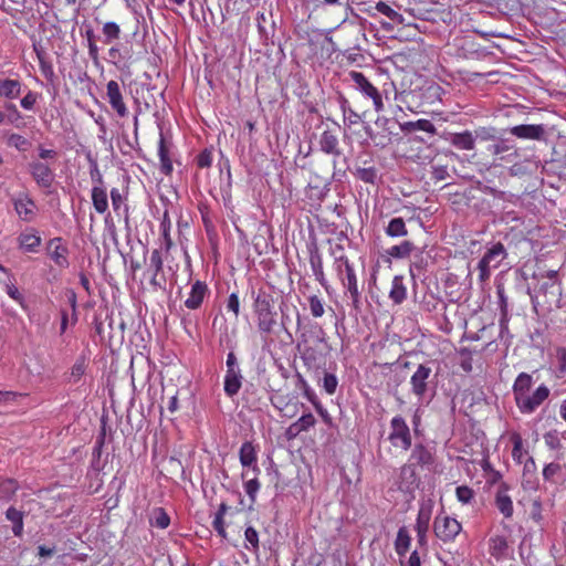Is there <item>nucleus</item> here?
<instances>
[{
	"mask_svg": "<svg viewBox=\"0 0 566 566\" xmlns=\"http://www.w3.org/2000/svg\"><path fill=\"white\" fill-rule=\"evenodd\" d=\"M334 269L343 287L349 294L353 306L358 308L360 304V292L353 264H350L348 259L342 254L335 258Z\"/></svg>",
	"mask_w": 566,
	"mask_h": 566,
	"instance_id": "obj_1",
	"label": "nucleus"
},
{
	"mask_svg": "<svg viewBox=\"0 0 566 566\" xmlns=\"http://www.w3.org/2000/svg\"><path fill=\"white\" fill-rule=\"evenodd\" d=\"M253 308L258 318L259 329L263 333H271L276 324V319L269 294L259 292L254 297Z\"/></svg>",
	"mask_w": 566,
	"mask_h": 566,
	"instance_id": "obj_2",
	"label": "nucleus"
},
{
	"mask_svg": "<svg viewBox=\"0 0 566 566\" xmlns=\"http://www.w3.org/2000/svg\"><path fill=\"white\" fill-rule=\"evenodd\" d=\"M506 255V250L500 242L488 249V251L478 263L480 282H486L490 279L492 271L501 265Z\"/></svg>",
	"mask_w": 566,
	"mask_h": 566,
	"instance_id": "obj_3",
	"label": "nucleus"
},
{
	"mask_svg": "<svg viewBox=\"0 0 566 566\" xmlns=\"http://www.w3.org/2000/svg\"><path fill=\"white\" fill-rule=\"evenodd\" d=\"M349 76L354 82L356 90L359 91L365 97L373 101L375 111L377 113L384 112L385 105L378 88L374 86L361 72L353 71L349 73Z\"/></svg>",
	"mask_w": 566,
	"mask_h": 566,
	"instance_id": "obj_4",
	"label": "nucleus"
},
{
	"mask_svg": "<svg viewBox=\"0 0 566 566\" xmlns=\"http://www.w3.org/2000/svg\"><path fill=\"white\" fill-rule=\"evenodd\" d=\"M388 440L395 448L407 451L411 447L410 429L401 416H395L390 420Z\"/></svg>",
	"mask_w": 566,
	"mask_h": 566,
	"instance_id": "obj_5",
	"label": "nucleus"
},
{
	"mask_svg": "<svg viewBox=\"0 0 566 566\" xmlns=\"http://www.w3.org/2000/svg\"><path fill=\"white\" fill-rule=\"evenodd\" d=\"M462 530L461 524L453 517L440 514L433 522L434 535L442 542H453Z\"/></svg>",
	"mask_w": 566,
	"mask_h": 566,
	"instance_id": "obj_6",
	"label": "nucleus"
},
{
	"mask_svg": "<svg viewBox=\"0 0 566 566\" xmlns=\"http://www.w3.org/2000/svg\"><path fill=\"white\" fill-rule=\"evenodd\" d=\"M549 396L546 385L538 386L533 392L528 390L515 403L522 413H533Z\"/></svg>",
	"mask_w": 566,
	"mask_h": 566,
	"instance_id": "obj_7",
	"label": "nucleus"
},
{
	"mask_svg": "<svg viewBox=\"0 0 566 566\" xmlns=\"http://www.w3.org/2000/svg\"><path fill=\"white\" fill-rule=\"evenodd\" d=\"M324 347H326L323 337H318L315 345H306L301 352V358L308 369H319L325 366Z\"/></svg>",
	"mask_w": 566,
	"mask_h": 566,
	"instance_id": "obj_8",
	"label": "nucleus"
},
{
	"mask_svg": "<svg viewBox=\"0 0 566 566\" xmlns=\"http://www.w3.org/2000/svg\"><path fill=\"white\" fill-rule=\"evenodd\" d=\"M430 376L431 368L426 365H419L410 377L411 392L417 397L419 402H423L427 398Z\"/></svg>",
	"mask_w": 566,
	"mask_h": 566,
	"instance_id": "obj_9",
	"label": "nucleus"
},
{
	"mask_svg": "<svg viewBox=\"0 0 566 566\" xmlns=\"http://www.w3.org/2000/svg\"><path fill=\"white\" fill-rule=\"evenodd\" d=\"M15 213L24 222H32L38 214L35 201L25 192H20L12 198Z\"/></svg>",
	"mask_w": 566,
	"mask_h": 566,
	"instance_id": "obj_10",
	"label": "nucleus"
},
{
	"mask_svg": "<svg viewBox=\"0 0 566 566\" xmlns=\"http://www.w3.org/2000/svg\"><path fill=\"white\" fill-rule=\"evenodd\" d=\"M18 247L25 253H36L41 247L42 238L34 228H25L17 238Z\"/></svg>",
	"mask_w": 566,
	"mask_h": 566,
	"instance_id": "obj_11",
	"label": "nucleus"
},
{
	"mask_svg": "<svg viewBox=\"0 0 566 566\" xmlns=\"http://www.w3.org/2000/svg\"><path fill=\"white\" fill-rule=\"evenodd\" d=\"M106 96L112 108L119 117H125L128 109L124 103L123 94L119 84L116 81H109L106 85Z\"/></svg>",
	"mask_w": 566,
	"mask_h": 566,
	"instance_id": "obj_12",
	"label": "nucleus"
},
{
	"mask_svg": "<svg viewBox=\"0 0 566 566\" xmlns=\"http://www.w3.org/2000/svg\"><path fill=\"white\" fill-rule=\"evenodd\" d=\"M95 171H96L98 185H95L92 188V202H93V206H94V209L96 210V212L102 214V213L106 212L108 209L107 192H106V188L103 187V185H102L103 179H102L101 174L98 172L97 169H95Z\"/></svg>",
	"mask_w": 566,
	"mask_h": 566,
	"instance_id": "obj_13",
	"label": "nucleus"
},
{
	"mask_svg": "<svg viewBox=\"0 0 566 566\" xmlns=\"http://www.w3.org/2000/svg\"><path fill=\"white\" fill-rule=\"evenodd\" d=\"M30 172L34 178L35 182L43 188H49L53 182V171L51 168L40 161L32 163L30 165Z\"/></svg>",
	"mask_w": 566,
	"mask_h": 566,
	"instance_id": "obj_14",
	"label": "nucleus"
},
{
	"mask_svg": "<svg viewBox=\"0 0 566 566\" xmlns=\"http://www.w3.org/2000/svg\"><path fill=\"white\" fill-rule=\"evenodd\" d=\"M208 294V286L202 281H196L190 289L189 295L185 301V306L189 310H197L201 306Z\"/></svg>",
	"mask_w": 566,
	"mask_h": 566,
	"instance_id": "obj_15",
	"label": "nucleus"
},
{
	"mask_svg": "<svg viewBox=\"0 0 566 566\" xmlns=\"http://www.w3.org/2000/svg\"><path fill=\"white\" fill-rule=\"evenodd\" d=\"M48 249L50 258L57 266H67V249L65 245H63L62 240L60 238H54L50 240Z\"/></svg>",
	"mask_w": 566,
	"mask_h": 566,
	"instance_id": "obj_16",
	"label": "nucleus"
},
{
	"mask_svg": "<svg viewBox=\"0 0 566 566\" xmlns=\"http://www.w3.org/2000/svg\"><path fill=\"white\" fill-rule=\"evenodd\" d=\"M410 461L420 467L429 468L434 462L433 449L423 444H416L411 452Z\"/></svg>",
	"mask_w": 566,
	"mask_h": 566,
	"instance_id": "obj_17",
	"label": "nucleus"
},
{
	"mask_svg": "<svg viewBox=\"0 0 566 566\" xmlns=\"http://www.w3.org/2000/svg\"><path fill=\"white\" fill-rule=\"evenodd\" d=\"M433 506L434 503L430 499L420 502L415 530L429 531V524L432 517Z\"/></svg>",
	"mask_w": 566,
	"mask_h": 566,
	"instance_id": "obj_18",
	"label": "nucleus"
},
{
	"mask_svg": "<svg viewBox=\"0 0 566 566\" xmlns=\"http://www.w3.org/2000/svg\"><path fill=\"white\" fill-rule=\"evenodd\" d=\"M239 458L242 467L251 468L254 474L260 473V469L256 464V451L251 442L247 441L241 446Z\"/></svg>",
	"mask_w": 566,
	"mask_h": 566,
	"instance_id": "obj_19",
	"label": "nucleus"
},
{
	"mask_svg": "<svg viewBox=\"0 0 566 566\" xmlns=\"http://www.w3.org/2000/svg\"><path fill=\"white\" fill-rule=\"evenodd\" d=\"M0 283L2 284L6 293L8 294V296L10 298H12L13 301H15L20 306L21 308L27 312L28 311V305L25 303V298L23 296V294L19 291V289L17 287L15 283H14V276L13 274H8V276H6L4 279H1L0 280Z\"/></svg>",
	"mask_w": 566,
	"mask_h": 566,
	"instance_id": "obj_20",
	"label": "nucleus"
},
{
	"mask_svg": "<svg viewBox=\"0 0 566 566\" xmlns=\"http://www.w3.org/2000/svg\"><path fill=\"white\" fill-rule=\"evenodd\" d=\"M511 134L522 139H539L544 129L541 125H517L510 129Z\"/></svg>",
	"mask_w": 566,
	"mask_h": 566,
	"instance_id": "obj_21",
	"label": "nucleus"
},
{
	"mask_svg": "<svg viewBox=\"0 0 566 566\" xmlns=\"http://www.w3.org/2000/svg\"><path fill=\"white\" fill-rule=\"evenodd\" d=\"M241 370L227 371L224 376V392L229 397L235 396L242 386Z\"/></svg>",
	"mask_w": 566,
	"mask_h": 566,
	"instance_id": "obj_22",
	"label": "nucleus"
},
{
	"mask_svg": "<svg viewBox=\"0 0 566 566\" xmlns=\"http://www.w3.org/2000/svg\"><path fill=\"white\" fill-rule=\"evenodd\" d=\"M319 147L321 150L325 154L338 156L339 149H338V138L335 134H333L329 130H325L322 133L319 137Z\"/></svg>",
	"mask_w": 566,
	"mask_h": 566,
	"instance_id": "obj_23",
	"label": "nucleus"
},
{
	"mask_svg": "<svg viewBox=\"0 0 566 566\" xmlns=\"http://www.w3.org/2000/svg\"><path fill=\"white\" fill-rule=\"evenodd\" d=\"M532 385H533V378L530 374L521 373L516 377L514 385H513V395H514L515 402L521 397L526 395V392H528V390H531Z\"/></svg>",
	"mask_w": 566,
	"mask_h": 566,
	"instance_id": "obj_24",
	"label": "nucleus"
},
{
	"mask_svg": "<svg viewBox=\"0 0 566 566\" xmlns=\"http://www.w3.org/2000/svg\"><path fill=\"white\" fill-rule=\"evenodd\" d=\"M400 129L405 133H411L415 130H422L431 135H434L437 133L434 125L430 120L424 118L415 122L401 123Z\"/></svg>",
	"mask_w": 566,
	"mask_h": 566,
	"instance_id": "obj_25",
	"label": "nucleus"
},
{
	"mask_svg": "<svg viewBox=\"0 0 566 566\" xmlns=\"http://www.w3.org/2000/svg\"><path fill=\"white\" fill-rule=\"evenodd\" d=\"M21 93V83L18 80H0V96L9 99L17 98Z\"/></svg>",
	"mask_w": 566,
	"mask_h": 566,
	"instance_id": "obj_26",
	"label": "nucleus"
},
{
	"mask_svg": "<svg viewBox=\"0 0 566 566\" xmlns=\"http://www.w3.org/2000/svg\"><path fill=\"white\" fill-rule=\"evenodd\" d=\"M411 545V536L406 526L398 530L395 541V551L400 557H405Z\"/></svg>",
	"mask_w": 566,
	"mask_h": 566,
	"instance_id": "obj_27",
	"label": "nucleus"
},
{
	"mask_svg": "<svg viewBox=\"0 0 566 566\" xmlns=\"http://www.w3.org/2000/svg\"><path fill=\"white\" fill-rule=\"evenodd\" d=\"M450 143L462 150H472L475 145V139L470 132L457 133L451 136Z\"/></svg>",
	"mask_w": 566,
	"mask_h": 566,
	"instance_id": "obj_28",
	"label": "nucleus"
},
{
	"mask_svg": "<svg viewBox=\"0 0 566 566\" xmlns=\"http://www.w3.org/2000/svg\"><path fill=\"white\" fill-rule=\"evenodd\" d=\"M158 156L160 159V169L164 174L169 175L172 170V164L169 158V148L163 134H160L158 144Z\"/></svg>",
	"mask_w": 566,
	"mask_h": 566,
	"instance_id": "obj_29",
	"label": "nucleus"
},
{
	"mask_svg": "<svg viewBox=\"0 0 566 566\" xmlns=\"http://www.w3.org/2000/svg\"><path fill=\"white\" fill-rule=\"evenodd\" d=\"M389 297L395 304L402 303L407 297V289L402 282V277L395 276L391 282Z\"/></svg>",
	"mask_w": 566,
	"mask_h": 566,
	"instance_id": "obj_30",
	"label": "nucleus"
},
{
	"mask_svg": "<svg viewBox=\"0 0 566 566\" xmlns=\"http://www.w3.org/2000/svg\"><path fill=\"white\" fill-rule=\"evenodd\" d=\"M310 264L315 279L323 287L327 289V280L323 269L322 256L318 253L312 254L310 258Z\"/></svg>",
	"mask_w": 566,
	"mask_h": 566,
	"instance_id": "obj_31",
	"label": "nucleus"
},
{
	"mask_svg": "<svg viewBox=\"0 0 566 566\" xmlns=\"http://www.w3.org/2000/svg\"><path fill=\"white\" fill-rule=\"evenodd\" d=\"M386 234L391 238L405 237L408 234L406 223L402 218H394L386 228Z\"/></svg>",
	"mask_w": 566,
	"mask_h": 566,
	"instance_id": "obj_32",
	"label": "nucleus"
},
{
	"mask_svg": "<svg viewBox=\"0 0 566 566\" xmlns=\"http://www.w3.org/2000/svg\"><path fill=\"white\" fill-rule=\"evenodd\" d=\"M103 39L105 44H111L120 36V28L116 22H106L102 28Z\"/></svg>",
	"mask_w": 566,
	"mask_h": 566,
	"instance_id": "obj_33",
	"label": "nucleus"
},
{
	"mask_svg": "<svg viewBox=\"0 0 566 566\" xmlns=\"http://www.w3.org/2000/svg\"><path fill=\"white\" fill-rule=\"evenodd\" d=\"M163 264H164V262H163V258H161V252L157 249L153 250L150 258H149V268L153 271V276H151L150 283L153 285H157L156 277L161 272Z\"/></svg>",
	"mask_w": 566,
	"mask_h": 566,
	"instance_id": "obj_34",
	"label": "nucleus"
},
{
	"mask_svg": "<svg viewBox=\"0 0 566 566\" xmlns=\"http://www.w3.org/2000/svg\"><path fill=\"white\" fill-rule=\"evenodd\" d=\"M413 245L410 241H403L400 244L394 245L388 250V254L396 259H402L410 255Z\"/></svg>",
	"mask_w": 566,
	"mask_h": 566,
	"instance_id": "obj_35",
	"label": "nucleus"
},
{
	"mask_svg": "<svg viewBox=\"0 0 566 566\" xmlns=\"http://www.w3.org/2000/svg\"><path fill=\"white\" fill-rule=\"evenodd\" d=\"M496 507L505 516L511 517L513 514V503L509 495L499 493L496 495Z\"/></svg>",
	"mask_w": 566,
	"mask_h": 566,
	"instance_id": "obj_36",
	"label": "nucleus"
},
{
	"mask_svg": "<svg viewBox=\"0 0 566 566\" xmlns=\"http://www.w3.org/2000/svg\"><path fill=\"white\" fill-rule=\"evenodd\" d=\"M340 108L344 116V123L348 126L356 125L360 122V116L354 109H352L346 99H343L340 103Z\"/></svg>",
	"mask_w": 566,
	"mask_h": 566,
	"instance_id": "obj_37",
	"label": "nucleus"
},
{
	"mask_svg": "<svg viewBox=\"0 0 566 566\" xmlns=\"http://www.w3.org/2000/svg\"><path fill=\"white\" fill-rule=\"evenodd\" d=\"M7 144L10 147H14L19 151H27L31 145L25 137L14 133L8 135Z\"/></svg>",
	"mask_w": 566,
	"mask_h": 566,
	"instance_id": "obj_38",
	"label": "nucleus"
},
{
	"mask_svg": "<svg viewBox=\"0 0 566 566\" xmlns=\"http://www.w3.org/2000/svg\"><path fill=\"white\" fill-rule=\"evenodd\" d=\"M227 510H228V506L224 503H222L219 506V510L216 513V516H214L213 522H212L213 528L222 537H226L223 516H224Z\"/></svg>",
	"mask_w": 566,
	"mask_h": 566,
	"instance_id": "obj_39",
	"label": "nucleus"
},
{
	"mask_svg": "<svg viewBox=\"0 0 566 566\" xmlns=\"http://www.w3.org/2000/svg\"><path fill=\"white\" fill-rule=\"evenodd\" d=\"M310 311L313 317H322L325 313L324 302L317 295H311L308 297Z\"/></svg>",
	"mask_w": 566,
	"mask_h": 566,
	"instance_id": "obj_40",
	"label": "nucleus"
},
{
	"mask_svg": "<svg viewBox=\"0 0 566 566\" xmlns=\"http://www.w3.org/2000/svg\"><path fill=\"white\" fill-rule=\"evenodd\" d=\"M245 547L253 553L259 551V534L254 527L249 526L244 532Z\"/></svg>",
	"mask_w": 566,
	"mask_h": 566,
	"instance_id": "obj_41",
	"label": "nucleus"
},
{
	"mask_svg": "<svg viewBox=\"0 0 566 566\" xmlns=\"http://www.w3.org/2000/svg\"><path fill=\"white\" fill-rule=\"evenodd\" d=\"M151 523L161 530L169 526L170 518L163 509H156L153 513Z\"/></svg>",
	"mask_w": 566,
	"mask_h": 566,
	"instance_id": "obj_42",
	"label": "nucleus"
},
{
	"mask_svg": "<svg viewBox=\"0 0 566 566\" xmlns=\"http://www.w3.org/2000/svg\"><path fill=\"white\" fill-rule=\"evenodd\" d=\"M555 356L557 361V375L564 377L566 375V347L558 346L555 349Z\"/></svg>",
	"mask_w": 566,
	"mask_h": 566,
	"instance_id": "obj_43",
	"label": "nucleus"
},
{
	"mask_svg": "<svg viewBox=\"0 0 566 566\" xmlns=\"http://www.w3.org/2000/svg\"><path fill=\"white\" fill-rule=\"evenodd\" d=\"M315 422L316 420L312 413H305L293 423V429L296 431H306L314 427Z\"/></svg>",
	"mask_w": 566,
	"mask_h": 566,
	"instance_id": "obj_44",
	"label": "nucleus"
},
{
	"mask_svg": "<svg viewBox=\"0 0 566 566\" xmlns=\"http://www.w3.org/2000/svg\"><path fill=\"white\" fill-rule=\"evenodd\" d=\"M17 483L13 480H4L0 483V500H9L17 491Z\"/></svg>",
	"mask_w": 566,
	"mask_h": 566,
	"instance_id": "obj_45",
	"label": "nucleus"
},
{
	"mask_svg": "<svg viewBox=\"0 0 566 566\" xmlns=\"http://www.w3.org/2000/svg\"><path fill=\"white\" fill-rule=\"evenodd\" d=\"M473 490L467 485L458 486L455 490V496L458 501L462 504H469L473 499Z\"/></svg>",
	"mask_w": 566,
	"mask_h": 566,
	"instance_id": "obj_46",
	"label": "nucleus"
},
{
	"mask_svg": "<svg viewBox=\"0 0 566 566\" xmlns=\"http://www.w3.org/2000/svg\"><path fill=\"white\" fill-rule=\"evenodd\" d=\"M298 380H300V384L302 386V389H303V394L304 396L307 398V400L310 402H312V405L314 406V408L317 406V405H321L316 394L314 392V390L308 386V384L306 382V380L301 376L298 375Z\"/></svg>",
	"mask_w": 566,
	"mask_h": 566,
	"instance_id": "obj_47",
	"label": "nucleus"
},
{
	"mask_svg": "<svg viewBox=\"0 0 566 566\" xmlns=\"http://www.w3.org/2000/svg\"><path fill=\"white\" fill-rule=\"evenodd\" d=\"M259 490H260V483L256 479V474H254L253 478L248 479L245 481L244 491L248 494V496L251 499V501H254Z\"/></svg>",
	"mask_w": 566,
	"mask_h": 566,
	"instance_id": "obj_48",
	"label": "nucleus"
},
{
	"mask_svg": "<svg viewBox=\"0 0 566 566\" xmlns=\"http://www.w3.org/2000/svg\"><path fill=\"white\" fill-rule=\"evenodd\" d=\"M338 386V379L334 374H325L323 388L328 395H334Z\"/></svg>",
	"mask_w": 566,
	"mask_h": 566,
	"instance_id": "obj_49",
	"label": "nucleus"
},
{
	"mask_svg": "<svg viewBox=\"0 0 566 566\" xmlns=\"http://www.w3.org/2000/svg\"><path fill=\"white\" fill-rule=\"evenodd\" d=\"M376 9L378 12L386 15L387 18H389L392 21H399L401 19V15L385 2H381V1L378 2L376 4Z\"/></svg>",
	"mask_w": 566,
	"mask_h": 566,
	"instance_id": "obj_50",
	"label": "nucleus"
},
{
	"mask_svg": "<svg viewBox=\"0 0 566 566\" xmlns=\"http://www.w3.org/2000/svg\"><path fill=\"white\" fill-rule=\"evenodd\" d=\"M357 176L360 180L374 184L377 177L375 168H360L357 170Z\"/></svg>",
	"mask_w": 566,
	"mask_h": 566,
	"instance_id": "obj_51",
	"label": "nucleus"
},
{
	"mask_svg": "<svg viewBox=\"0 0 566 566\" xmlns=\"http://www.w3.org/2000/svg\"><path fill=\"white\" fill-rule=\"evenodd\" d=\"M560 464L558 463H548L547 465H545L543 470V478L546 481H554L555 475H557L560 472Z\"/></svg>",
	"mask_w": 566,
	"mask_h": 566,
	"instance_id": "obj_52",
	"label": "nucleus"
},
{
	"mask_svg": "<svg viewBox=\"0 0 566 566\" xmlns=\"http://www.w3.org/2000/svg\"><path fill=\"white\" fill-rule=\"evenodd\" d=\"M512 455H513V459L514 460H517L518 462L522 461V458L524 455V451H523V442H522V439L518 434H515L513 437V450H512Z\"/></svg>",
	"mask_w": 566,
	"mask_h": 566,
	"instance_id": "obj_53",
	"label": "nucleus"
},
{
	"mask_svg": "<svg viewBox=\"0 0 566 566\" xmlns=\"http://www.w3.org/2000/svg\"><path fill=\"white\" fill-rule=\"evenodd\" d=\"M212 164V153L208 149L201 151L197 157V165L200 168H208Z\"/></svg>",
	"mask_w": 566,
	"mask_h": 566,
	"instance_id": "obj_54",
	"label": "nucleus"
},
{
	"mask_svg": "<svg viewBox=\"0 0 566 566\" xmlns=\"http://www.w3.org/2000/svg\"><path fill=\"white\" fill-rule=\"evenodd\" d=\"M227 308L228 311H231L235 317H238L240 312V301L237 293H231L228 297L227 302Z\"/></svg>",
	"mask_w": 566,
	"mask_h": 566,
	"instance_id": "obj_55",
	"label": "nucleus"
},
{
	"mask_svg": "<svg viewBox=\"0 0 566 566\" xmlns=\"http://www.w3.org/2000/svg\"><path fill=\"white\" fill-rule=\"evenodd\" d=\"M111 199L114 211L118 212L120 207L124 205V197L122 196L120 191L116 188H113L111 190Z\"/></svg>",
	"mask_w": 566,
	"mask_h": 566,
	"instance_id": "obj_56",
	"label": "nucleus"
},
{
	"mask_svg": "<svg viewBox=\"0 0 566 566\" xmlns=\"http://www.w3.org/2000/svg\"><path fill=\"white\" fill-rule=\"evenodd\" d=\"M38 95L34 92L29 91L23 98L21 99V106L24 109H32L34 104L36 103Z\"/></svg>",
	"mask_w": 566,
	"mask_h": 566,
	"instance_id": "obj_57",
	"label": "nucleus"
},
{
	"mask_svg": "<svg viewBox=\"0 0 566 566\" xmlns=\"http://www.w3.org/2000/svg\"><path fill=\"white\" fill-rule=\"evenodd\" d=\"M506 548V541L503 537H494L491 539L490 549L492 555L502 553Z\"/></svg>",
	"mask_w": 566,
	"mask_h": 566,
	"instance_id": "obj_58",
	"label": "nucleus"
},
{
	"mask_svg": "<svg viewBox=\"0 0 566 566\" xmlns=\"http://www.w3.org/2000/svg\"><path fill=\"white\" fill-rule=\"evenodd\" d=\"M460 354L462 356V359L460 363L461 368L467 373L471 371L472 370V358L470 356V352L467 348H463Z\"/></svg>",
	"mask_w": 566,
	"mask_h": 566,
	"instance_id": "obj_59",
	"label": "nucleus"
},
{
	"mask_svg": "<svg viewBox=\"0 0 566 566\" xmlns=\"http://www.w3.org/2000/svg\"><path fill=\"white\" fill-rule=\"evenodd\" d=\"M6 517L13 524L23 521V513L14 507H9L6 512Z\"/></svg>",
	"mask_w": 566,
	"mask_h": 566,
	"instance_id": "obj_60",
	"label": "nucleus"
},
{
	"mask_svg": "<svg viewBox=\"0 0 566 566\" xmlns=\"http://www.w3.org/2000/svg\"><path fill=\"white\" fill-rule=\"evenodd\" d=\"M8 108L13 109V116L7 117L6 114L0 111V124H3V123L13 124L15 119L20 118V113L15 109L14 105H9Z\"/></svg>",
	"mask_w": 566,
	"mask_h": 566,
	"instance_id": "obj_61",
	"label": "nucleus"
},
{
	"mask_svg": "<svg viewBox=\"0 0 566 566\" xmlns=\"http://www.w3.org/2000/svg\"><path fill=\"white\" fill-rule=\"evenodd\" d=\"M227 371L240 370L237 358L233 353H229L227 356Z\"/></svg>",
	"mask_w": 566,
	"mask_h": 566,
	"instance_id": "obj_62",
	"label": "nucleus"
},
{
	"mask_svg": "<svg viewBox=\"0 0 566 566\" xmlns=\"http://www.w3.org/2000/svg\"><path fill=\"white\" fill-rule=\"evenodd\" d=\"M400 566H420V557H419L418 553L416 551L412 552L411 555L409 556L408 560L400 562Z\"/></svg>",
	"mask_w": 566,
	"mask_h": 566,
	"instance_id": "obj_63",
	"label": "nucleus"
},
{
	"mask_svg": "<svg viewBox=\"0 0 566 566\" xmlns=\"http://www.w3.org/2000/svg\"><path fill=\"white\" fill-rule=\"evenodd\" d=\"M88 46V55L92 60L96 61L99 55L98 46L95 43V40H90V43H87Z\"/></svg>",
	"mask_w": 566,
	"mask_h": 566,
	"instance_id": "obj_64",
	"label": "nucleus"
}]
</instances>
